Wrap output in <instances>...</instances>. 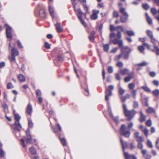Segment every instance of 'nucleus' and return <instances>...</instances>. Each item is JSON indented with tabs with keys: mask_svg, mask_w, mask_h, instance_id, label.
Returning <instances> with one entry per match:
<instances>
[{
	"mask_svg": "<svg viewBox=\"0 0 159 159\" xmlns=\"http://www.w3.org/2000/svg\"><path fill=\"white\" fill-rule=\"evenodd\" d=\"M117 66L118 67H122L123 66V63L122 62L120 61L118 62L116 64Z\"/></svg>",
	"mask_w": 159,
	"mask_h": 159,
	"instance_id": "obj_60",
	"label": "nucleus"
},
{
	"mask_svg": "<svg viewBox=\"0 0 159 159\" xmlns=\"http://www.w3.org/2000/svg\"><path fill=\"white\" fill-rule=\"evenodd\" d=\"M13 129L15 130L20 131V129L22 128V126L20 123L19 120H16L13 127Z\"/></svg>",
	"mask_w": 159,
	"mask_h": 159,
	"instance_id": "obj_5",
	"label": "nucleus"
},
{
	"mask_svg": "<svg viewBox=\"0 0 159 159\" xmlns=\"http://www.w3.org/2000/svg\"><path fill=\"white\" fill-rule=\"evenodd\" d=\"M134 87L135 85L133 83L129 84L128 85V87L129 89L132 90L134 88Z\"/></svg>",
	"mask_w": 159,
	"mask_h": 159,
	"instance_id": "obj_38",
	"label": "nucleus"
},
{
	"mask_svg": "<svg viewBox=\"0 0 159 159\" xmlns=\"http://www.w3.org/2000/svg\"><path fill=\"white\" fill-rule=\"evenodd\" d=\"M108 72L109 73H111L113 72V68L112 66H109L107 68Z\"/></svg>",
	"mask_w": 159,
	"mask_h": 159,
	"instance_id": "obj_41",
	"label": "nucleus"
},
{
	"mask_svg": "<svg viewBox=\"0 0 159 159\" xmlns=\"http://www.w3.org/2000/svg\"><path fill=\"white\" fill-rule=\"evenodd\" d=\"M146 111L148 113H154L155 112L154 109L151 107H149L146 110Z\"/></svg>",
	"mask_w": 159,
	"mask_h": 159,
	"instance_id": "obj_31",
	"label": "nucleus"
},
{
	"mask_svg": "<svg viewBox=\"0 0 159 159\" xmlns=\"http://www.w3.org/2000/svg\"><path fill=\"white\" fill-rule=\"evenodd\" d=\"M60 141L63 146H65L66 145V140L64 138H62L60 139Z\"/></svg>",
	"mask_w": 159,
	"mask_h": 159,
	"instance_id": "obj_47",
	"label": "nucleus"
},
{
	"mask_svg": "<svg viewBox=\"0 0 159 159\" xmlns=\"http://www.w3.org/2000/svg\"><path fill=\"white\" fill-rule=\"evenodd\" d=\"M142 7L144 9L146 10H148L150 8L149 6L148 5V4L146 3L143 4Z\"/></svg>",
	"mask_w": 159,
	"mask_h": 159,
	"instance_id": "obj_35",
	"label": "nucleus"
},
{
	"mask_svg": "<svg viewBox=\"0 0 159 159\" xmlns=\"http://www.w3.org/2000/svg\"><path fill=\"white\" fill-rule=\"evenodd\" d=\"M105 93V100L106 101H108L109 100V97L111 96L112 94V91L111 90H110L109 89H108V88L106 87Z\"/></svg>",
	"mask_w": 159,
	"mask_h": 159,
	"instance_id": "obj_7",
	"label": "nucleus"
},
{
	"mask_svg": "<svg viewBox=\"0 0 159 159\" xmlns=\"http://www.w3.org/2000/svg\"><path fill=\"white\" fill-rule=\"evenodd\" d=\"M141 88L143 89L145 91L149 92H151V90L149 88L146 86H142Z\"/></svg>",
	"mask_w": 159,
	"mask_h": 159,
	"instance_id": "obj_39",
	"label": "nucleus"
},
{
	"mask_svg": "<svg viewBox=\"0 0 159 159\" xmlns=\"http://www.w3.org/2000/svg\"><path fill=\"white\" fill-rule=\"evenodd\" d=\"M154 49H151L152 52H154L155 51H156V54L157 55H159V48L156 45L154 46Z\"/></svg>",
	"mask_w": 159,
	"mask_h": 159,
	"instance_id": "obj_26",
	"label": "nucleus"
},
{
	"mask_svg": "<svg viewBox=\"0 0 159 159\" xmlns=\"http://www.w3.org/2000/svg\"><path fill=\"white\" fill-rule=\"evenodd\" d=\"M133 72H131L129 75V76L126 77L125 78V82H128L129 81L130 79L133 78Z\"/></svg>",
	"mask_w": 159,
	"mask_h": 159,
	"instance_id": "obj_18",
	"label": "nucleus"
},
{
	"mask_svg": "<svg viewBox=\"0 0 159 159\" xmlns=\"http://www.w3.org/2000/svg\"><path fill=\"white\" fill-rule=\"evenodd\" d=\"M125 115L127 117V120H130L134 117L136 113V111L134 110L131 111H126L124 112Z\"/></svg>",
	"mask_w": 159,
	"mask_h": 159,
	"instance_id": "obj_3",
	"label": "nucleus"
},
{
	"mask_svg": "<svg viewBox=\"0 0 159 159\" xmlns=\"http://www.w3.org/2000/svg\"><path fill=\"white\" fill-rule=\"evenodd\" d=\"M142 131L143 132L146 136H147L148 133V130L146 128H144V129H142Z\"/></svg>",
	"mask_w": 159,
	"mask_h": 159,
	"instance_id": "obj_40",
	"label": "nucleus"
},
{
	"mask_svg": "<svg viewBox=\"0 0 159 159\" xmlns=\"http://www.w3.org/2000/svg\"><path fill=\"white\" fill-rule=\"evenodd\" d=\"M125 125L124 124L122 125L120 128V134L126 138H129L130 134V131H125Z\"/></svg>",
	"mask_w": 159,
	"mask_h": 159,
	"instance_id": "obj_2",
	"label": "nucleus"
},
{
	"mask_svg": "<svg viewBox=\"0 0 159 159\" xmlns=\"http://www.w3.org/2000/svg\"><path fill=\"white\" fill-rule=\"evenodd\" d=\"M11 54L12 55L16 56L18 55L19 52L16 49L13 48L11 50Z\"/></svg>",
	"mask_w": 159,
	"mask_h": 159,
	"instance_id": "obj_19",
	"label": "nucleus"
},
{
	"mask_svg": "<svg viewBox=\"0 0 159 159\" xmlns=\"http://www.w3.org/2000/svg\"><path fill=\"white\" fill-rule=\"evenodd\" d=\"M143 144L142 142L138 143L137 145V148L140 149H141L143 148Z\"/></svg>",
	"mask_w": 159,
	"mask_h": 159,
	"instance_id": "obj_52",
	"label": "nucleus"
},
{
	"mask_svg": "<svg viewBox=\"0 0 159 159\" xmlns=\"http://www.w3.org/2000/svg\"><path fill=\"white\" fill-rule=\"evenodd\" d=\"M146 124L148 126H151L152 125V122L150 120L147 121L146 122Z\"/></svg>",
	"mask_w": 159,
	"mask_h": 159,
	"instance_id": "obj_49",
	"label": "nucleus"
},
{
	"mask_svg": "<svg viewBox=\"0 0 159 159\" xmlns=\"http://www.w3.org/2000/svg\"><path fill=\"white\" fill-rule=\"evenodd\" d=\"M145 16L146 17V19L149 25H151L152 24V19L149 16L148 13H145Z\"/></svg>",
	"mask_w": 159,
	"mask_h": 159,
	"instance_id": "obj_15",
	"label": "nucleus"
},
{
	"mask_svg": "<svg viewBox=\"0 0 159 159\" xmlns=\"http://www.w3.org/2000/svg\"><path fill=\"white\" fill-rule=\"evenodd\" d=\"M136 140L138 143L142 142L144 141V139L142 136H139L136 139Z\"/></svg>",
	"mask_w": 159,
	"mask_h": 159,
	"instance_id": "obj_36",
	"label": "nucleus"
},
{
	"mask_svg": "<svg viewBox=\"0 0 159 159\" xmlns=\"http://www.w3.org/2000/svg\"><path fill=\"white\" fill-rule=\"evenodd\" d=\"M14 117L16 120H20V117L18 114H15L14 115Z\"/></svg>",
	"mask_w": 159,
	"mask_h": 159,
	"instance_id": "obj_48",
	"label": "nucleus"
},
{
	"mask_svg": "<svg viewBox=\"0 0 159 159\" xmlns=\"http://www.w3.org/2000/svg\"><path fill=\"white\" fill-rule=\"evenodd\" d=\"M120 12L123 15H128V13L125 11V8L124 7H121L120 9Z\"/></svg>",
	"mask_w": 159,
	"mask_h": 159,
	"instance_id": "obj_16",
	"label": "nucleus"
},
{
	"mask_svg": "<svg viewBox=\"0 0 159 159\" xmlns=\"http://www.w3.org/2000/svg\"><path fill=\"white\" fill-rule=\"evenodd\" d=\"M119 16V14L116 11H113V18H117Z\"/></svg>",
	"mask_w": 159,
	"mask_h": 159,
	"instance_id": "obj_44",
	"label": "nucleus"
},
{
	"mask_svg": "<svg viewBox=\"0 0 159 159\" xmlns=\"http://www.w3.org/2000/svg\"><path fill=\"white\" fill-rule=\"evenodd\" d=\"M121 31H120L119 30H117V33L116 34V36L119 39H120L121 38Z\"/></svg>",
	"mask_w": 159,
	"mask_h": 159,
	"instance_id": "obj_45",
	"label": "nucleus"
},
{
	"mask_svg": "<svg viewBox=\"0 0 159 159\" xmlns=\"http://www.w3.org/2000/svg\"><path fill=\"white\" fill-rule=\"evenodd\" d=\"M138 49L140 52L144 54V51L145 50V48L143 46L141 45L139 46L138 47Z\"/></svg>",
	"mask_w": 159,
	"mask_h": 159,
	"instance_id": "obj_33",
	"label": "nucleus"
},
{
	"mask_svg": "<svg viewBox=\"0 0 159 159\" xmlns=\"http://www.w3.org/2000/svg\"><path fill=\"white\" fill-rule=\"evenodd\" d=\"M5 154V152L2 149L0 148V157H4Z\"/></svg>",
	"mask_w": 159,
	"mask_h": 159,
	"instance_id": "obj_50",
	"label": "nucleus"
},
{
	"mask_svg": "<svg viewBox=\"0 0 159 159\" xmlns=\"http://www.w3.org/2000/svg\"><path fill=\"white\" fill-rule=\"evenodd\" d=\"M125 92V90L122 89L121 87H119L118 92L120 95H122Z\"/></svg>",
	"mask_w": 159,
	"mask_h": 159,
	"instance_id": "obj_29",
	"label": "nucleus"
},
{
	"mask_svg": "<svg viewBox=\"0 0 159 159\" xmlns=\"http://www.w3.org/2000/svg\"><path fill=\"white\" fill-rule=\"evenodd\" d=\"M140 116L139 118V121L142 122L146 120V116L144 115L142 111L140 112Z\"/></svg>",
	"mask_w": 159,
	"mask_h": 159,
	"instance_id": "obj_13",
	"label": "nucleus"
},
{
	"mask_svg": "<svg viewBox=\"0 0 159 159\" xmlns=\"http://www.w3.org/2000/svg\"><path fill=\"white\" fill-rule=\"evenodd\" d=\"M95 34L94 31H93L89 37V39L91 41H93L94 39V35Z\"/></svg>",
	"mask_w": 159,
	"mask_h": 159,
	"instance_id": "obj_23",
	"label": "nucleus"
},
{
	"mask_svg": "<svg viewBox=\"0 0 159 159\" xmlns=\"http://www.w3.org/2000/svg\"><path fill=\"white\" fill-rule=\"evenodd\" d=\"M18 78L20 81L24 82L25 80V78L22 74H20L18 75Z\"/></svg>",
	"mask_w": 159,
	"mask_h": 159,
	"instance_id": "obj_22",
	"label": "nucleus"
},
{
	"mask_svg": "<svg viewBox=\"0 0 159 159\" xmlns=\"http://www.w3.org/2000/svg\"><path fill=\"white\" fill-rule=\"evenodd\" d=\"M15 56H13V55H11V57H10V59L11 61V62H14L16 61V58Z\"/></svg>",
	"mask_w": 159,
	"mask_h": 159,
	"instance_id": "obj_54",
	"label": "nucleus"
},
{
	"mask_svg": "<svg viewBox=\"0 0 159 159\" xmlns=\"http://www.w3.org/2000/svg\"><path fill=\"white\" fill-rule=\"evenodd\" d=\"M32 111V108L31 104L29 103L27 107L26 112L28 115H30L31 114V112Z\"/></svg>",
	"mask_w": 159,
	"mask_h": 159,
	"instance_id": "obj_11",
	"label": "nucleus"
},
{
	"mask_svg": "<svg viewBox=\"0 0 159 159\" xmlns=\"http://www.w3.org/2000/svg\"><path fill=\"white\" fill-rule=\"evenodd\" d=\"M28 126L29 127L32 128L33 126V123L32 121L29 120L28 121Z\"/></svg>",
	"mask_w": 159,
	"mask_h": 159,
	"instance_id": "obj_58",
	"label": "nucleus"
},
{
	"mask_svg": "<svg viewBox=\"0 0 159 159\" xmlns=\"http://www.w3.org/2000/svg\"><path fill=\"white\" fill-rule=\"evenodd\" d=\"M139 105L137 101H134L133 102V107L134 108H137L139 107Z\"/></svg>",
	"mask_w": 159,
	"mask_h": 159,
	"instance_id": "obj_51",
	"label": "nucleus"
},
{
	"mask_svg": "<svg viewBox=\"0 0 159 159\" xmlns=\"http://www.w3.org/2000/svg\"><path fill=\"white\" fill-rule=\"evenodd\" d=\"M156 145L157 148L159 150V139H158L156 142Z\"/></svg>",
	"mask_w": 159,
	"mask_h": 159,
	"instance_id": "obj_55",
	"label": "nucleus"
},
{
	"mask_svg": "<svg viewBox=\"0 0 159 159\" xmlns=\"http://www.w3.org/2000/svg\"><path fill=\"white\" fill-rule=\"evenodd\" d=\"M152 94L156 97H157L159 95V90L156 89L152 91Z\"/></svg>",
	"mask_w": 159,
	"mask_h": 159,
	"instance_id": "obj_34",
	"label": "nucleus"
},
{
	"mask_svg": "<svg viewBox=\"0 0 159 159\" xmlns=\"http://www.w3.org/2000/svg\"><path fill=\"white\" fill-rule=\"evenodd\" d=\"M151 12L153 15H155L157 13V11L155 8H153L151 9Z\"/></svg>",
	"mask_w": 159,
	"mask_h": 159,
	"instance_id": "obj_42",
	"label": "nucleus"
},
{
	"mask_svg": "<svg viewBox=\"0 0 159 159\" xmlns=\"http://www.w3.org/2000/svg\"><path fill=\"white\" fill-rule=\"evenodd\" d=\"M29 151L31 154L34 155L36 153V149L33 147H31L29 148Z\"/></svg>",
	"mask_w": 159,
	"mask_h": 159,
	"instance_id": "obj_25",
	"label": "nucleus"
},
{
	"mask_svg": "<svg viewBox=\"0 0 159 159\" xmlns=\"http://www.w3.org/2000/svg\"><path fill=\"white\" fill-rule=\"evenodd\" d=\"M110 45L107 44H106L103 46V49L104 51L107 52L109 51Z\"/></svg>",
	"mask_w": 159,
	"mask_h": 159,
	"instance_id": "obj_32",
	"label": "nucleus"
},
{
	"mask_svg": "<svg viewBox=\"0 0 159 159\" xmlns=\"http://www.w3.org/2000/svg\"><path fill=\"white\" fill-rule=\"evenodd\" d=\"M133 126V123L132 122H131L129 123L128 125V128L130 129Z\"/></svg>",
	"mask_w": 159,
	"mask_h": 159,
	"instance_id": "obj_64",
	"label": "nucleus"
},
{
	"mask_svg": "<svg viewBox=\"0 0 159 159\" xmlns=\"http://www.w3.org/2000/svg\"><path fill=\"white\" fill-rule=\"evenodd\" d=\"M129 15H123L120 17V21L122 23H125L128 20Z\"/></svg>",
	"mask_w": 159,
	"mask_h": 159,
	"instance_id": "obj_10",
	"label": "nucleus"
},
{
	"mask_svg": "<svg viewBox=\"0 0 159 159\" xmlns=\"http://www.w3.org/2000/svg\"><path fill=\"white\" fill-rule=\"evenodd\" d=\"M77 12L78 13V15H77L78 18L79 19H80L81 18H82L83 14H84V15H86L85 13H83L82 12V11L80 9H78L77 11Z\"/></svg>",
	"mask_w": 159,
	"mask_h": 159,
	"instance_id": "obj_17",
	"label": "nucleus"
},
{
	"mask_svg": "<svg viewBox=\"0 0 159 159\" xmlns=\"http://www.w3.org/2000/svg\"><path fill=\"white\" fill-rule=\"evenodd\" d=\"M148 63L146 61H143L140 63L137 64L135 65V66H147Z\"/></svg>",
	"mask_w": 159,
	"mask_h": 159,
	"instance_id": "obj_27",
	"label": "nucleus"
},
{
	"mask_svg": "<svg viewBox=\"0 0 159 159\" xmlns=\"http://www.w3.org/2000/svg\"><path fill=\"white\" fill-rule=\"evenodd\" d=\"M45 47L47 49H49L50 48V45L47 42H45Z\"/></svg>",
	"mask_w": 159,
	"mask_h": 159,
	"instance_id": "obj_63",
	"label": "nucleus"
},
{
	"mask_svg": "<svg viewBox=\"0 0 159 159\" xmlns=\"http://www.w3.org/2000/svg\"><path fill=\"white\" fill-rule=\"evenodd\" d=\"M130 93L132 98L134 99H135L137 94V90H133Z\"/></svg>",
	"mask_w": 159,
	"mask_h": 159,
	"instance_id": "obj_24",
	"label": "nucleus"
},
{
	"mask_svg": "<svg viewBox=\"0 0 159 159\" xmlns=\"http://www.w3.org/2000/svg\"><path fill=\"white\" fill-rule=\"evenodd\" d=\"M39 14L41 17H44L45 16V12L44 9H43L40 10L39 11Z\"/></svg>",
	"mask_w": 159,
	"mask_h": 159,
	"instance_id": "obj_20",
	"label": "nucleus"
},
{
	"mask_svg": "<svg viewBox=\"0 0 159 159\" xmlns=\"http://www.w3.org/2000/svg\"><path fill=\"white\" fill-rule=\"evenodd\" d=\"M26 135V137L25 139V141L27 143H32V139L31 136L30 134L29 130L28 129L25 132Z\"/></svg>",
	"mask_w": 159,
	"mask_h": 159,
	"instance_id": "obj_4",
	"label": "nucleus"
},
{
	"mask_svg": "<svg viewBox=\"0 0 159 159\" xmlns=\"http://www.w3.org/2000/svg\"><path fill=\"white\" fill-rule=\"evenodd\" d=\"M4 111H7L8 110V107L6 104H4L2 105Z\"/></svg>",
	"mask_w": 159,
	"mask_h": 159,
	"instance_id": "obj_53",
	"label": "nucleus"
},
{
	"mask_svg": "<svg viewBox=\"0 0 159 159\" xmlns=\"http://www.w3.org/2000/svg\"><path fill=\"white\" fill-rule=\"evenodd\" d=\"M147 35L151 38L153 37V34L152 31L150 30H148L146 32Z\"/></svg>",
	"mask_w": 159,
	"mask_h": 159,
	"instance_id": "obj_30",
	"label": "nucleus"
},
{
	"mask_svg": "<svg viewBox=\"0 0 159 159\" xmlns=\"http://www.w3.org/2000/svg\"><path fill=\"white\" fill-rule=\"evenodd\" d=\"M82 5L84 10L87 13L88 11V7L87 5L86 4V3H83Z\"/></svg>",
	"mask_w": 159,
	"mask_h": 159,
	"instance_id": "obj_43",
	"label": "nucleus"
},
{
	"mask_svg": "<svg viewBox=\"0 0 159 159\" xmlns=\"http://www.w3.org/2000/svg\"><path fill=\"white\" fill-rule=\"evenodd\" d=\"M149 75L153 77L156 76V74L154 72L152 71L149 72Z\"/></svg>",
	"mask_w": 159,
	"mask_h": 159,
	"instance_id": "obj_62",
	"label": "nucleus"
},
{
	"mask_svg": "<svg viewBox=\"0 0 159 159\" xmlns=\"http://www.w3.org/2000/svg\"><path fill=\"white\" fill-rule=\"evenodd\" d=\"M93 13L91 16V18L92 20H95L98 18V14L99 12V11L98 10H93Z\"/></svg>",
	"mask_w": 159,
	"mask_h": 159,
	"instance_id": "obj_8",
	"label": "nucleus"
},
{
	"mask_svg": "<svg viewBox=\"0 0 159 159\" xmlns=\"http://www.w3.org/2000/svg\"><path fill=\"white\" fill-rule=\"evenodd\" d=\"M36 93L37 96H40L42 95V93L40 90L39 89H38L36 90Z\"/></svg>",
	"mask_w": 159,
	"mask_h": 159,
	"instance_id": "obj_56",
	"label": "nucleus"
},
{
	"mask_svg": "<svg viewBox=\"0 0 159 159\" xmlns=\"http://www.w3.org/2000/svg\"><path fill=\"white\" fill-rule=\"evenodd\" d=\"M55 26L56 27V30L58 32H62L63 29L61 27L60 23H57L55 25Z\"/></svg>",
	"mask_w": 159,
	"mask_h": 159,
	"instance_id": "obj_14",
	"label": "nucleus"
},
{
	"mask_svg": "<svg viewBox=\"0 0 159 159\" xmlns=\"http://www.w3.org/2000/svg\"><path fill=\"white\" fill-rule=\"evenodd\" d=\"M49 11L52 17L54 18V9L53 8L50 6H49Z\"/></svg>",
	"mask_w": 159,
	"mask_h": 159,
	"instance_id": "obj_21",
	"label": "nucleus"
},
{
	"mask_svg": "<svg viewBox=\"0 0 159 159\" xmlns=\"http://www.w3.org/2000/svg\"><path fill=\"white\" fill-rule=\"evenodd\" d=\"M79 19L80 20L81 23L84 26H86V23H85V22L82 19V18Z\"/></svg>",
	"mask_w": 159,
	"mask_h": 159,
	"instance_id": "obj_61",
	"label": "nucleus"
},
{
	"mask_svg": "<svg viewBox=\"0 0 159 159\" xmlns=\"http://www.w3.org/2000/svg\"><path fill=\"white\" fill-rule=\"evenodd\" d=\"M120 141L121 143V144L123 150L124 152V154L125 152V148H127L128 146V143L125 141H123L122 140V139L121 138H120Z\"/></svg>",
	"mask_w": 159,
	"mask_h": 159,
	"instance_id": "obj_12",
	"label": "nucleus"
},
{
	"mask_svg": "<svg viewBox=\"0 0 159 159\" xmlns=\"http://www.w3.org/2000/svg\"><path fill=\"white\" fill-rule=\"evenodd\" d=\"M120 98L121 101L123 102H125L127 99L126 97H125L124 96H121Z\"/></svg>",
	"mask_w": 159,
	"mask_h": 159,
	"instance_id": "obj_59",
	"label": "nucleus"
},
{
	"mask_svg": "<svg viewBox=\"0 0 159 159\" xmlns=\"http://www.w3.org/2000/svg\"><path fill=\"white\" fill-rule=\"evenodd\" d=\"M124 155L126 159H137V158L134 155H130L126 152H124Z\"/></svg>",
	"mask_w": 159,
	"mask_h": 159,
	"instance_id": "obj_9",
	"label": "nucleus"
},
{
	"mask_svg": "<svg viewBox=\"0 0 159 159\" xmlns=\"http://www.w3.org/2000/svg\"><path fill=\"white\" fill-rule=\"evenodd\" d=\"M147 144L148 147L150 148H152L153 147V146L152 142L149 140L148 141Z\"/></svg>",
	"mask_w": 159,
	"mask_h": 159,
	"instance_id": "obj_57",
	"label": "nucleus"
},
{
	"mask_svg": "<svg viewBox=\"0 0 159 159\" xmlns=\"http://www.w3.org/2000/svg\"><path fill=\"white\" fill-rule=\"evenodd\" d=\"M128 71V70L127 69H120V72L122 75H124L127 74Z\"/></svg>",
	"mask_w": 159,
	"mask_h": 159,
	"instance_id": "obj_28",
	"label": "nucleus"
},
{
	"mask_svg": "<svg viewBox=\"0 0 159 159\" xmlns=\"http://www.w3.org/2000/svg\"><path fill=\"white\" fill-rule=\"evenodd\" d=\"M111 41L114 44H118L121 49V52L123 54V58L126 60H128L132 49L127 46H123V43L122 40L115 38L113 40L111 39Z\"/></svg>",
	"mask_w": 159,
	"mask_h": 159,
	"instance_id": "obj_1",
	"label": "nucleus"
},
{
	"mask_svg": "<svg viewBox=\"0 0 159 159\" xmlns=\"http://www.w3.org/2000/svg\"><path fill=\"white\" fill-rule=\"evenodd\" d=\"M6 34L7 37L8 38H11L12 37L11 28L8 25L6 28Z\"/></svg>",
	"mask_w": 159,
	"mask_h": 159,
	"instance_id": "obj_6",
	"label": "nucleus"
},
{
	"mask_svg": "<svg viewBox=\"0 0 159 159\" xmlns=\"http://www.w3.org/2000/svg\"><path fill=\"white\" fill-rule=\"evenodd\" d=\"M126 32L127 34L129 36H134L135 35L134 32L132 30H127Z\"/></svg>",
	"mask_w": 159,
	"mask_h": 159,
	"instance_id": "obj_37",
	"label": "nucleus"
},
{
	"mask_svg": "<svg viewBox=\"0 0 159 159\" xmlns=\"http://www.w3.org/2000/svg\"><path fill=\"white\" fill-rule=\"evenodd\" d=\"M13 86L11 83L9 82L7 84V89L13 88Z\"/></svg>",
	"mask_w": 159,
	"mask_h": 159,
	"instance_id": "obj_46",
	"label": "nucleus"
}]
</instances>
